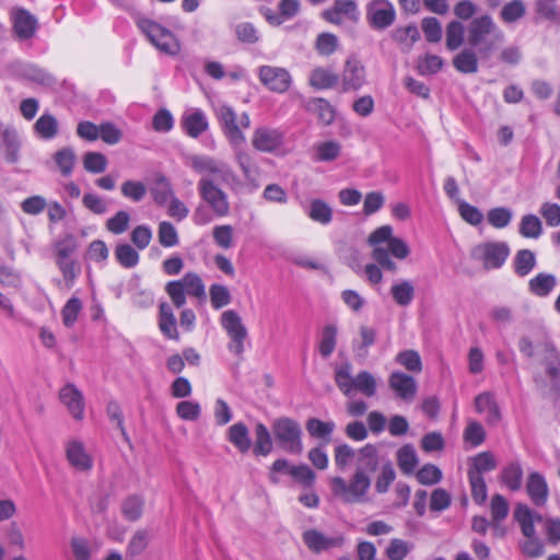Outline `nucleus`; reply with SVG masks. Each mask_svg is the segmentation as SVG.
Wrapping results in <instances>:
<instances>
[{
    "label": "nucleus",
    "mask_w": 560,
    "mask_h": 560,
    "mask_svg": "<svg viewBox=\"0 0 560 560\" xmlns=\"http://www.w3.org/2000/svg\"><path fill=\"white\" fill-rule=\"evenodd\" d=\"M337 328L328 325L323 329L322 338L319 342V353L324 358H328L335 350L336 347Z\"/></svg>",
    "instance_id": "bf43d9fd"
},
{
    "label": "nucleus",
    "mask_w": 560,
    "mask_h": 560,
    "mask_svg": "<svg viewBox=\"0 0 560 560\" xmlns=\"http://www.w3.org/2000/svg\"><path fill=\"white\" fill-rule=\"evenodd\" d=\"M525 13L526 8L524 2L522 0H512L502 8L500 16L504 23L510 24L522 19Z\"/></svg>",
    "instance_id": "de8ad7c7"
},
{
    "label": "nucleus",
    "mask_w": 560,
    "mask_h": 560,
    "mask_svg": "<svg viewBox=\"0 0 560 560\" xmlns=\"http://www.w3.org/2000/svg\"><path fill=\"white\" fill-rule=\"evenodd\" d=\"M542 233L540 219L535 214H526L520 223V234L527 238H538Z\"/></svg>",
    "instance_id": "37998d69"
},
{
    "label": "nucleus",
    "mask_w": 560,
    "mask_h": 560,
    "mask_svg": "<svg viewBox=\"0 0 560 560\" xmlns=\"http://www.w3.org/2000/svg\"><path fill=\"white\" fill-rule=\"evenodd\" d=\"M284 132L279 128L258 127L254 130L252 145L259 152L271 153L283 145Z\"/></svg>",
    "instance_id": "9b49d317"
},
{
    "label": "nucleus",
    "mask_w": 560,
    "mask_h": 560,
    "mask_svg": "<svg viewBox=\"0 0 560 560\" xmlns=\"http://www.w3.org/2000/svg\"><path fill=\"white\" fill-rule=\"evenodd\" d=\"M150 536L145 529L137 530L127 546V555L131 557L139 556L147 548Z\"/></svg>",
    "instance_id": "052dcab7"
},
{
    "label": "nucleus",
    "mask_w": 560,
    "mask_h": 560,
    "mask_svg": "<svg viewBox=\"0 0 560 560\" xmlns=\"http://www.w3.org/2000/svg\"><path fill=\"white\" fill-rule=\"evenodd\" d=\"M130 215L127 211L120 210L106 221V229L113 234H121L127 231Z\"/></svg>",
    "instance_id": "338daca9"
},
{
    "label": "nucleus",
    "mask_w": 560,
    "mask_h": 560,
    "mask_svg": "<svg viewBox=\"0 0 560 560\" xmlns=\"http://www.w3.org/2000/svg\"><path fill=\"white\" fill-rule=\"evenodd\" d=\"M388 385L399 398L406 401H411L417 394L416 380L401 372L392 373Z\"/></svg>",
    "instance_id": "4be33fe9"
},
{
    "label": "nucleus",
    "mask_w": 560,
    "mask_h": 560,
    "mask_svg": "<svg viewBox=\"0 0 560 560\" xmlns=\"http://www.w3.org/2000/svg\"><path fill=\"white\" fill-rule=\"evenodd\" d=\"M523 467L518 460L504 466L500 474L501 482L511 491H518L523 485Z\"/></svg>",
    "instance_id": "a878e982"
},
{
    "label": "nucleus",
    "mask_w": 560,
    "mask_h": 560,
    "mask_svg": "<svg viewBox=\"0 0 560 560\" xmlns=\"http://www.w3.org/2000/svg\"><path fill=\"white\" fill-rule=\"evenodd\" d=\"M397 464L404 474H412L418 465V456L412 445L406 444L397 451Z\"/></svg>",
    "instance_id": "c9c22d12"
},
{
    "label": "nucleus",
    "mask_w": 560,
    "mask_h": 560,
    "mask_svg": "<svg viewBox=\"0 0 560 560\" xmlns=\"http://www.w3.org/2000/svg\"><path fill=\"white\" fill-rule=\"evenodd\" d=\"M308 217L320 224H328L332 220L331 208L322 199H314L311 201Z\"/></svg>",
    "instance_id": "ea45409f"
},
{
    "label": "nucleus",
    "mask_w": 560,
    "mask_h": 560,
    "mask_svg": "<svg viewBox=\"0 0 560 560\" xmlns=\"http://www.w3.org/2000/svg\"><path fill=\"white\" fill-rule=\"evenodd\" d=\"M233 150V156L238 167L241 168L246 179H252L258 172V166L250 154L245 148V142L238 144H230Z\"/></svg>",
    "instance_id": "b1692460"
},
{
    "label": "nucleus",
    "mask_w": 560,
    "mask_h": 560,
    "mask_svg": "<svg viewBox=\"0 0 560 560\" xmlns=\"http://www.w3.org/2000/svg\"><path fill=\"white\" fill-rule=\"evenodd\" d=\"M468 479L471 488V497L477 504H482L487 500V486L485 478L477 472H468Z\"/></svg>",
    "instance_id": "13d9d810"
},
{
    "label": "nucleus",
    "mask_w": 560,
    "mask_h": 560,
    "mask_svg": "<svg viewBox=\"0 0 560 560\" xmlns=\"http://www.w3.org/2000/svg\"><path fill=\"white\" fill-rule=\"evenodd\" d=\"M135 21L141 33L158 50L172 56L178 54L179 42L168 28L142 15H137Z\"/></svg>",
    "instance_id": "20e7f679"
},
{
    "label": "nucleus",
    "mask_w": 560,
    "mask_h": 560,
    "mask_svg": "<svg viewBox=\"0 0 560 560\" xmlns=\"http://www.w3.org/2000/svg\"><path fill=\"white\" fill-rule=\"evenodd\" d=\"M526 492L535 505L542 506L546 504L549 497V487L540 472L533 471L528 475Z\"/></svg>",
    "instance_id": "aec40b11"
},
{
    "label": "nucleus",
    "mask_w": 560,
    "mask_h": 560,
    "mask_svg": "<svg viewBox=\"0 0 560 560\" xmlns=\"http://www.w3.org/2000/svg\"><path fill=\"white\" fill-rule=\"evenodd\" d=\"M151 195L153 200L160 206H164L174 196L172 185L163 174L155 176Z\"/></svg>",
    "instance_id": "473e14b6"
},
{
    "label": "nucleus",
    "mask_w": 560,
    "mask_h": 560,
    "mask_svg": "<svg viewBox=\"0 0 560 560\" xmlns=\"http://www.w3.org/2000/svg\"><path fill=\"white\" fill-rule=\"evenodd\" d=\"M475 407L477 412L486 416L489 424H497L500 421V409L491 393L485 392L478 395L475 398Z\"/></svg>",
    "instance_id": "393cba45"
},
{
    "label": "nucleus",
    "mask_w": 560,
    "mask_h": 560,
    "mask_svg": "<svg viewBox=\"0 0 560 560\" xmlns=\"http://www.w3.org/2000/svg\"><path fill=\"white\" fill-rule=\"evenodd\" d=\"M214 113L222 132L230 144L246 142V137L242 129H247L250 126V118L247 113H243L237 118L235 110L228 105L218 106Z\"/></svg>",
    "instance_id": "0eeeda50"
},
{
    "label": "nucleus",
    "mask_w": 560,
    "mask_h": 560,
    "mask_svg": "<svg viewBox=\"0 0 560 560\" xmlns=\"http://www.w3.org/2000/svg\"><path fill=\"white\" fill-rule=\"evenodd\" d=\"M305 108L307 112L315 114L318 120L326 126L335 119V109L325 98H311L306 102Z\"/></svg>",
    "instance_id": "bb28decb"
},
{
    "label": "nucleus",
    "mask_w": 560,
    "mask_h": 560,
    "mask_svg": "<svg viewBox=\"0 0 560 560\" xmlns=\"http://www.w3.org/2000/svg\"><path fill=\"white\" fill-rule=\"evenodd\" d=\"M77 250V241L72 234H67L54 245L55 261L61 271L66 285L70 289L80 272V266L71 258Z\"/></svg>",
    "instance_id": "6e6552de"
},
{
    "label": "nucleus",
    "mask_w": 560,
    "mask_h": 560,
    "mask_svg": "<svg viewBox=\"0 0 560 560\" xmlns=\"http://www.w3.org/2000/svg\"><path fill=\"white\" fill-rule=\"evenodd\" d=\"M330 487L334 495L346 503H364L368 501V492L371 487V477L354 472L349 481L341 477L330 478Z\"/></svg>",
    "instance_id": "39448f33"
},
{
    "label": "nucleus",
    "mask_w": 560,
    "mask_h": 560,
    "mask_svg": "<svg viewBox=\"0 0 560 560\" xmlns=\"http://www.w3.org/2000/svg\"><path fill=\"white\" fill-rule=\"evenodd\" d=\"M82 310V303L78 298H71L61 311L62 322L66 327H72Z\"/></svg>",
    "instance_id": "69168bd1"
},
{
    "label": "nucleus",
    "mask_w": 560,
    "mask_h": 560,
    "mask_svg": "<svg viewBox=\"0 0 560 560\" xmlns=\"http://www.w3.org/2000/svg\"><path fill=\"white\" fill-rule=\"evenodd\" d=\"M228 440L241 452L246 453L252 446L249 431L243 422H236L228 430Z\"/></svg>",
    "instance_id": "cd10ccee"
},
{
    "label": "nucleus",
    "mask_w": 560,
    "mask_h": 560,
    "mask_svg": "<svg viewBox=\"0 0 560 560\" xmlns=\"http://www.w3.org/2000/svg\"><path fill=\"white\" fill-rule=\"evenodd\" d=\"M378 465L377 448L373 444H366L358 451L354 472L371 477L377 470Z\"/></svg>",
    "instance_id": "412c9836"
},
{
    "label": "nucleus",
    "mask_w": 560,
    "mask_h": 560,
    "mask_svg": "<svg viewBox=\"0 0 560 560\" xmlns=\"http://www.w3.org/2000/svg\"><path fill=\"white\" fill-rule=\"evenodd\" d=\"M464 42V26L459 21H452L446 26V47L456 50Z\"/></svg>",
    "instance_id": "8fccbe9b"
},
{
    "label": "nucleus",
    "mask_w": 560,
    "mask_h": 560,
    "mask_svg": "<svg viewBox=\"0 0 560 560\" xmlns=\"http://www.w3.org/2000/svg\"><path fill=\"white\" fill-rule=\"evenodd\" d=\"M180 124L184 131L195 139L206 132L209 128L207 116L200 109H191L184 113Z\"/></svg>",
    "instance_id": "5701e85b"
},
{
    "label": "nucleus",
    "mask_w": 560,
    "mask_h": 560,
    "mask_svg": "<svg viewBox=\"0 0 560 560\" xmlns=\"http://www.w3.org/2000/svg\"><path fill=\"white\" fill-rule=\"evenodd\" d=\"M421 27L429 43H439L442 39V25L436 18H424Z\"/></svg>",
    "instance_id": "4d7b16f0"
},
{
    "label": "nucleus",
    "mask_w": 560,
    "mask_h": 560,
    "mask_svg": "<svg viewBox=\"0 0 560 560\" xmlns=\"http://www.w3.org/2000/svg\"><path fill=\"white\" fill-rule=\"evenodd\" d=\"M261 83L272 92L284 93L292 83L289 71L284 68L261 66L258 69Z\"/></svg>",
    "instance_id": "f8f14e48"
},
{
    "label": "nucleus",
    "mask_w": 560,
    "mask_h": 560,
    "mask_svg": "<svg viewBox=\"0 0 560 560\" xmlns=\"http://www.w3.org/2000/svg\"><path fill=\"white\" fill-rule=\"evenodd\" d=\"M177 416L186 421H195L200 417L201 407L196 401L184 400L176 406Z\"/></svg>",
    "instance_id": "774afa93"
},
{
    "label": "nucleus",
    "mask_w": 560,
    "mask_h": 560,
    "mask_svg": "<svg viewBox=\"0 0 560 560\" xmlns=\"http://www.w3.org/2000/svg\"><path fill=\"white\" fill-rule=\"evenodd\" d=\"M271 431L280 448L290 454L303 452L302 428L300 423L289 417H280L273 420Z\"/></svg>",
    "instance_id": "423d86ee"
},
{
    "label": "nucleus",
    "mask_w": 560,
    "mask_h": 560,
    "mask_svg": "<svg viewBox=\"0 0 560 560\" xmlns=\"http://www.w3.org/2000/svg\"><path fill=\"white\" fill-rule=\"evenodd\" d=\"M453 66L462 73L469 74L478 71V56L471 48H465L453 58Z\"/></svg>",
    "instance_id": "c85d7f7f"
},
{
    "label": "nucleus",
    "mask_w": 560,
    "mask_h": 560,
    "mask_svg": "<svg viewBox=\"0 0 560 560\" xmlns=\"http://www.w3.org/2000/svg\"><path fill=\"white\" fill-rule=\"evenodd\" d=\"M272 451V440L268 428L262 423H257L255 428V446L256 455L267 456Z\"/></svg>",
    "instance_id": "4c0bfd02"
},
{
    "label": "nucleus",
    "mask_w": 560,
    "mask_h": 560,
    "mask_svg": "<svg viewBox=\"0 0 560 560\" xmlns=\"http://www.w3.org/2000/svg\"><path fill=\"white\" fill-rule=\"evenodd\" d=\"M59 399L66 406L68 412L75 419L84 418V397L74 384H67L59 390Z\"/></svg>",
    "instance_id": "dca6fc26"
},
{
    "label": "nucleus",
    "mask_w": 560,
    "mask_h": 560,
    "mask_svg": "<svg viewBox=\"0 0 560 560\" xmlns=\"http://www.w3.org/2000/svg\"><path fill=\"white\" fill-rule=\"evenodd\" d=\"M188 165L202 177L198 182V191L203 201H206L212 211L220 218L230 213V202L228 195L218 187L214 175L221 183H230L235 179V174L231 166L207 155H190L187 158Z\"/></svg>",
    "instance_id": "f257e3e1"
},
{
    "label": "nucleus",
    "mask_w": 560,
    "mask_h": 560,
    "mask_svg": "<svg viewBox=\"0 0 560 560\" xmlns=\"http://www.w3.org/2000/svg\"><path fill=\"white\" fill-rule=\"evenodd\" d=\"M443 67V60L436 55H425L418 59V71L420 74H434L439 72Z\"/></svg>",
    "instance_id": "680f3d73"
},
{
    "label": "nucleus",
    "mask_w": 560,
    "mask_h": 560,
    "mask_svg": "<svg viewBox=\"0 0 560 560\" xmlns=\"http://www.w3.org/2000/svg\"><path fill=\"white\" fill-rule=\"evenodd\" d=\"M303 541L310 550L319 553L331 548L341 547L345 538L341 535L328 537L316 529H308L303 534Z\"/></svg>",
    "instance_id": "f3484780"
},
{
    "label": "nucleus",
    "mask_w": 560,
    "mask_h": 560,
    "mask_svg": "<svg viewBox=\"0 0 560 560\" xmlns=\"http://www.w3.org/2000/svg\"><path fill=\"white\" fill-rule=\"evenodd\" d=\"M66 457L69 464L79 471H88L92 468L93 459L86 452L83 442L79 440L67 442Z\"/></svg>",
    "instance_id": "a211bd4d"
},
{
    "label": "nucleus",
    "mask_w": 560,
    "mask_h": 560,
    "mask_svg": "<svg viewBox=\"0 0 560 560\" xmlns=\"http://www.w3.org/2000/svg\"><path fill=\"white\" fill-rule=\"evenodd\" d=\"M536 266V256L530 249H521L515 254L513 267L520 277H525L532 272Z\"/></svg>",
    "instance_id": "f704fd0d"
},
{
    "label": "nucleus",
    "mask_w": 560,
    "mask_h": 560,
    "mask_svg": "<svg viewBox=\"0 0 560 560\" xmlns=\"http://www.w3.org/2000/svg\"><path fill=\"white\" fill-rule=\"evenodd\" d=\"M390 294L397 305L406 307L415 298V287L410 281L401 280L392 285Z\"/></svg>",
    "instance_id": "2f4dec72"
},
{
    "label": "nucleus",
    "mask_w": 560,
    "mask_h": 560,
    "mask_svg": "<svg viewBox=\"0 0 560 560\" xmlns=\"http://www.w3.org/2000/svg\"><path fill=\"white\" fill-rule=\"evenodd\" d=\"M365 83V69L353 58L346 61L342 71V85L345 91H357Z\"/></svg>",
    "instance_id": "6ab92c4d"
},
{
    "label": "nucleus",
    "mask_w": 560,
    "mask_h": 560,
    "mask_svg": "<svg viewBox=\"0 0 560 560\" xmlns=\"http://www.w3.org/2000/svg\"><path fill=\"white\" fill-rule=\"evenodd\" d=\"M503 39V32L488 14L475 18L468 26V44L478 49L482 59H488Z\"/></svg>",
    "instance_id": "f03ea898"
},
{
    "label": "nucleus",
    "mask_w": 560,
    "mask_h": 560,
    "mask_svg": "<svg viewBox=\"0 0 560 560\" xmlns=\"http://www.w3.org/2000/svg\"><path fill=\"white\" fill-rule=\"evenodd\" d=\"M221 325L231 339L229 350L235 355H242L248 332L241 316L233 310L225 311L221 315Z\"/></svg>",
    "instance_id": "9d476101"
},
{
    "label": "nucleus",
    "mask_w": 560,
    "mask_h": 560,
    "mask_svg": "<svg viewBox=\"0 0 560 560\" xmlns=\"http://www.w3.org/2000/svg\"><path fill=\"white\" fill-rule=\"evenodd\" d=\"M557 280L553 275L540 272L529 280V291L537 296H547L556 287Z\"/></svg>",
    "instance_id": "7c9ffc66"
},
{
    "label": "nucleus",
    "mask_w": 560,
    "mask_h": 560,
    "mask_svg": "<svg viewBox=\"0 0 560 560\" xmlns=\"http://www.w3.org/2000/svg\"><path fill=\"white\" fill-rule=\"evenodd\" d=\"M468 472H477L482 476L483 472L491 471L497 467V460L490 452H482L472 457Z\"/></svg>",
    "instance_id": "79ce46f5"
},
{
    "label": "nucleus",
    "mask_w": 560,
    "mask_h": 560,
    "mask_svg": "<svg viewBox=\"0 0 560 560\" xmlns=\"http://www.w3.org/2000/svg\"><path fill=\"white\" fill-rule=\"evenodd\" d=\"M464 440L470 446L476 447L483 443L486 432L482 425L477 421H470L464 431Z\"/></svg>",
    "instance_id": "e2e57ef3"
},
{
    "label": "nucleus",
    "mask_w": 560,
    "mask_h": 560,
    "mask_svg": "<svg viewBox=\"0 0 560 560\" xmlns=\"http://www.w3.org/2000/svg\"><path fill=\"white\" fill-rule=\"evenodd\" d=\"M107 159L101 152H86L83 156V166L85 171L100 174L103 173L107 167Z\"/></svg>",
    "instance_id": "3c124183"
},
{
    "label": "nucleus",
    "mask_w": 560,
    "mask_h": 560,
    "mask_svg": "<svg viewBox=\"0 0 560 560\" xmlns=\"http://www.w3.org/2000/svg\"><path fill=\"white\" fill-rule=\"evenodd\" d=\"M160 329L170 339L178 337L176 329V319L171 306L166 303L160 305Z\"/></svg>",
    "instance_id": "e433bc0d"
},
{
    "label": "nucleus",
    "mask_w": 560,
    "mask_h": 560,
    "mask_svg": "<svg viewBox=\"0 0 560 560\" xmlns=\"http://www.w3.org/2000/svg\"><path fill=\"white\" fill-rule=\"evenodd\" d=\"M351 372L352 368L348 363L336 369L335 382L340 392L349 398L355 392L365 397L374 396L376 393L375 377L368 371H361L355 376H352Z\"/></svg>",
    "instance_id": "7ed1b4c3"
},
{
    "label": "nucleus",
    "mask_w": 560,
    "mask_h": 560,
    "mask_svg": "<svg viewBox=\"0 0 560 560\" xmlns=\"http://www.w3.org/2000/svg\"><path fill=\"white\" fill-rule=\"evenodd\" d=\"M396 361L410 372H420L422 363L420 355L415 350H405L397 354Z\"/></svg>",
    "instance_id": "0e129e2a"
},
{
    "label": "nucleus",
    "mask_w": 560,
    "mask_h": 560,
    "mask_svg": "<svg viewBox=\"0 0 560 560\" xmlns=\"http://www.w3.org/2000/svg\"><path fill=\"white\" fill-rule=\"evenodd\" d=\"M412 545L399 538H393L385 549V555L389 560H404L411 551Z\"/></svg>",
    "instance_id": "09e8293b"
},
{
    "label": "nucleus",
    "mask_w": 560,
    "mask_h": 560,
    "mask_svg": "<svg viewBox=\"0 0 560 560\" xmlns=\"http://www.w3.org/2000/svg\"><path fill=\"white\" fill-rule=\"evenodd\" d=\"M510 246L502 241H488L476 245L471 249L472 259L479 261L485 269H499L501 268L509 255Z\"/></svg>",
    "instance_id": "1a4fd4ad"
},
{
    "label": "nucleus",
    "mask_w": 560,
    "mask_h": 560,
    "mask_svg": "<svg viewBox=\"0 0 560 560\" xmlns=\"http://www.w3.org/2000/svg\"><path fill=\"white\" fill-rule=\"evenodd\" d=\"M335 422L322 421L317 418H310L306 422L308 434L316 439L328 438L335 430Z\"/></svg>",
    "instance_id": "a18cd8bd"
},
{
    "label": "nucleus",
    "mask_w": 560,
    "mask_h": 560,
    "mask_svg": "<svg viewBox=\"0 0 560 560\" xmlns=\"http://www.w3.org/2000/svg\"><path fill=\"white\" fill-rule=\"evenodd\" d=\"M512 217L513 213L509 208L497 207L488 211L487 220L493 228L503 229L510 224Z\"/></svg>",
    "instance_id": "603ef678"
},
{
    "label": "nucleus",
    "mask_w": 560,
    "mask_h": 560,
    "mask_svg": "<svg viewBox=\"0 0 560 560\" xmlns=\"http://www.w3.org/2000/svg\"><path fill=\"white\" fill-rule=\"evenodd\" d=\"M34 131L40 139L50 140L58 135V120L51 114H43L34 124Z\"/></svg>",
    "instance_id": "c756f323"
},
{
    "label": "nucleus",
    "mask_w": 560,
    "mask_h": 560,
    "mask_svg": "<svg viewBox=\"0 0 560 560\" xmlns=\"http://www.w3.org/2000/svg\"><path fill=\"white\" fill-rule=\"evenodd\" d=\"M368 19L374 28H386L395 20V9L387 0H374L368 7Z\"/></svg>",
    "instance_id": "2eb2a0df"
},
{
    "label": "nucleus",
    "mask_w": 560,
    "mask_h": 560,
    "mask_svg": "<svg viewBox=\"0 0 560 560\" xmlns=\"http://www.w3.org/2000/svg\"><path fill=\"white\" fill-rule=\"evenodd\" d=\"M188 295L205 298L206 290L202 279L195 272H187L180 280H177Z\"/></svg>",
    "instance_id": "a19ab883"
},
{
    "label": "nucleus",
    "mask_w": 560,
    "mask_h": 560,
    "mask_svg": "<svg viewBox=\"0 0 560 560\" xmlns=\"http://www.w3.org/2000/svg\"><path fill=\"white\" fill-rule=\"evenodd\" d=\"M233 228L229 224L215 225L212 230L214 243L223 248L229 249L233 246Z\"/></svg>",
    "instance_id": "5fc2aeb1"
},
{
    "label": "nucleus",
    "mask_w": 560,
    "mask_h": 560,
    "mask_svg": "<svg viewBox=\"0 0 560 560\" xmlns=\"http://www.w3.org/2000/svg\"><path fill=\"white\" fill-rule=\"evenodd\" d=\"M0 141L4 148V159L14 164L20 160L22 141L18 129L13 125H4L0 119Z\"/></svg>",
    "instance_id": "4468645a"
},
{
    "label": "nucleus",
    "mask_w": 560,
    "mask_h": 560,
    "mask_svg": "<svg viewBox=\"0 0 560 560\" xmlns=\"http://www.w3.org/2000/svg\"><path fill=\"white\" fill-rule=\"evenodd\" d=\"M55 162L58 165L61 174L68 176L73 170L75 154L71 148H63L56 152Z\"/></svg>",
    "instance_id": "6e6d98bb"
},
{
    "label": "nucleus",
    "mask_w": 560,
    "mask_h": 560,
    "mask_svg": "<svg viewBox=\"0 0 560 560\" xmlns=\"http://www.w3.org/2000/svg\"><path fill=\"white\" fill-rule=\"evenodd\" d=\"M393 39L406 49H410L420 39V32L415 24L397 27L393 32Z\"/></svg>",
    "instance_id": "58836bf2"
},
{
    "label": "nucleus",
    "mask_w": 560,
    "mask_h": 560,
    "mask_svg": "<svg viewBox=\"0 0 560 560\" xmlns=\"http://www.w3.org/2000/svg\"><path fill=\"white\" fill-rule=\"evenodd\" d=\"M339 81L338 74L328 69L316 68L310 75V84L317 90H326L335 86Z\"/></svg>",
    "instance_id": "72a5a7b5"
},
{
    "label": "nucleus",
    "mask_w": 560,
    "mask_h": 560,
    "mask_svg": "<svg viewBox=\"0 0 560 560\" xmlns=\"http://www.w3.org/2000/svg\"><path fill=\"white\" fill-rule=\"evenodd\" d=\"M115 257L124 268H133L139 262L138 252L129 244H118L115 248Z\"/></svg>",
    "instance_id": "c03bdc74"
},
{
    "label": "nucleus",
    "mask_w": 560,
    "mask_h": 560,
    "mask_svg": "<svg viewBox=\"0 0 560 560\" xmlns=\"http://www.w3.org/2000/svg\"><path fill=\"white\" fill-rule=\"evenodd\" d=\"M10 18L13 25V32L21 40H27L34 37L38 28L37 19L23 8H12Z\"/></svg>",
    "instance_id": "ddd939ff"
},
{
    "label": "nucleus",
    "mask_w": 560,
    "mask_h": 560,
    "mask_svg": "<svg viewBox=\"0 0 560 560\" xmlns=\"http://www.w3.org/2000/svg\"><path fill=\"white\" fill-rule=\"evenodd\" d=\"M121 194L125 198L133 202H139L144 198L147 187L139 180H126L121 185Z\"/></svg>",
    "instance_id": "864d4df0"
},
{
    "label": "nucleus",
    "mask_w": 560,
    "mask_h": 560,
    "mask_svg": "<svg viewBox=\"0 0 560 560\" xmlns=\"http://www.w3.org/2000/svg\"><path fill=\"white\" fill-rule=\"evenodd\" d=\"M158 240L163 247H175L179 243V237L175 226L167 221L159 224Z\"/></svg>",
    "instance_id": "49530a36"
}]
</instances>
